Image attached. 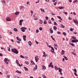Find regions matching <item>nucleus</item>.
I'll return each instance as SVG.
<instances>
[{"label":"nucleus","instance_id":"obj_49","mask_svg":"<svg viewBox=\"0 0 78 78\" xmlns=\"http://www.w3.org/2000/svg\"><path fill=\"white\" fill-rule=\"evenodd\" d=\"M77 2V0H75L73 1V3H75Z\"/></svg>","mask_w":78,"mask_h":78},{"label":"nucleus","instance_id":"obj_9","mask_svg":"<svg viewBox=\"0 0 78 78\" xmlns=\"http://www.w3.org/2000/svg\"><path fill=\"white\" fill-rule=\"evenodd\" d=\"M50 33L51 34L53 33V30L52 29V28H51L50 29Z\"/></svg>","mask_w":78,"mask_h":78},{"label":"nucleus","instance_id":"obj_5","mask_svg":"<svg viewBox=\"0 0 78 78\" xmlns=\"http://www.w3.org/2000/svg\"><path fill=\"white\" fill-rule=\"evenodd\" d=\"M38 56H36L35 57V61L36 62H37L38 61V60H39V58H38L37 57Z\"/></svg>","mask_w":78,"mask_h":78},{"label":"nucleus","instance_id":"obj_60","mask_svg":"<svg viewBox=\"0 0 78 78\" xmlns=\"http://www.w3.org/2000/svg\"><path fill=\"white\" fill-rule=\"evenodd\" d=\"M18 65L20 67H21V65H20V64H19V63H18Z\"/></svg>","mask_w":78,"mask_h":78},{"label":"nucleus","instance_id":"obj_1","mask_svg":"<svg viewBox=\"0 0 78 78\" xmlns=\"http://www.w3.org/2000/svg\"><path fill=\"white\" fill-rule=\"evenodd\" d=\"M54 68L55 70H59L58 72L60 73L61 75H62V69H61L60 68H58L56 66H55L54 67Z\"/></svg>","mask_w":78,"mask_h":78},{"label":"nucleus","instance_id":"obj_24","mask_svg":"<svg viewBox=\"0 0 78 78\" xmlns=\"http://www.w3.org/2000/svg\"><path fill=\"white\" fill-rule=\"evenodd\" d=\"M30 62H31V64H32L35 65V63H34V62H33V61H30Z\"/></svg>","mask_w":78,"mask_h":78},{"label":"nucleus","instance_id":"obj_12","mask_svg":"<svg viewBox=\"0 0 78 78\" xmlns=\"http://www.w3.org/2000/svg\"><path fill=\"white\" fill-rule=\"evenodd\" d=\"M65 53V51L64 50H62V51L61 52V55H64Z\"/></svg>","mask_w":78,"mask_h":78},{"label":"nucleus","instance_id":"obj_53","mask_svg":"<svg viewBox=\"0 0 78 78\" xmlns=\"http://www.w3.org/2000/svg\"><path fill=\"white\" fill-rule=\"evenodd\" d=\"M56 3H57V2L56 1L55 2V3H54V5L55 6V5H56Z\"/></svg>","mask_w":78,"mask_h":78},{"label":"nucleus","instance_id":"obj_51","mask_svg":"<svg viewBox=\"0 0 78 78\" xmlns=\"http://www.w3.org/2000/svg\"><path fill=\"white\" fill-rule=\"evenodd\" d=\"M70 30L71 31H73V29L72 28H71L70 29Z\"/></svg>","mask_w":78,"mask_h":78},{"label":"nucleus","instance_id":"obj_3","mask_svg":"<svg viewBox=\"0 0 78 78\" xmlns=\"http://www.w3.org/2000/svg\"><path fill=\"white\" fill-rule=\"evenodd\" d=\"M8 58H5L4 59V61H5V62L6 64H8Z\"/></svg>","mask_w":78,"mask_h":78},{"label":"nucleus","instance_id":"obj_47","mask_svg":"<svg viewBox=\"0 0 78 78\" xmlns=\"http://www.w3.org/2000/svg\"><path fill=\"white\" fill-rule=\"evenodd\" d=\"M20 57H21V58H24V57L22 55H20Z\"/></svg>","mask_w":78,"mask_h":78},{"label":"nucleus","instance_id":"obj_39","mask_svg":"<svg viewBox=\"0 0 78 78\" xmlns=\"http://www.w3.org/2000/svg\"><path fill=\"white\" fill-rule=\"evenodd\" d=\"M21 31L23 32H25V30L24 29H22V30H21Z\"/></svg>","mask_w":78,"mask_h":78},{"label":"nucleus","instance_id":"obj_58","mask_svg":"<svg viewBox=\"0 0 78 78\" xmlns=\"http://www.w3.org/2000/svg\"><path fill=\"white\" fill-rule=\"evenodd\" d=\"M16 62H17V63L18 64L19 63V61H18V60H16Z\"/></svg>","mask_w":78,"mask_h":78},{"label":"nucleus","instance_id":"obj_17","mask_svg":"<svg viewBox=\"0 0 78 78\" xmlns=\"http://www.w3.org/2000/svg\"><path fill=\"white\" fill-rule=\"evenodd\" d=\"M35 66L36 67H34V70H36L37 69V65H36Z\"/></svg>","mask_w":78,"mask_h":78},{"label":"nucleus","instance_id":"obj_2","mask_svg":"<svg viewBox=\"0 0 78 78\" xmlns=\"http://www.w3.org/2000/svg\"><path fill=\"white\" fill-rule=\"evenodd\" d=\"M12 52L16 53V54H18V53H19V51H17V49L15 48L12 49Z\"/></svg>","mask_w":78,"mask_h":78},{"label":"nucleus","instance_id":"obj_32","mask_svg":"<svg viewBox=\"0 0 78 78\" xmlns=\"http://www.w3.org/2000/svg\"><path fill=\"white\" fill-rule=\"evenodd\" d=\"M42 28L41 27H40L39 28V30H40V31H42Z\"/></svg>","mask_w":78,"mask_h":78},{"label":"nucleus","instance_id":"obj_33","mask_svg":"<svg viewBox=\"0 0 78 78\" xmlns=\"http://www.w3.org/2000/svg\"><path fill=\"white\" fill-rule=\"evenodd\" d=\"M23 20H20L19 22L22 23V22H23Z\"/></svg>","mask_w":78,"mask_h":78},{"label":"nucleus","instance_id":"obj_44","mask_svg":"<svg viewBox=\"0 0 78 78\" xmlns=\"http://www.w3.org/2000/svg\"><path fill=\"white\" fill-rule=\"evenodd\" d=\"M46 56H47V54H44V55H43V57H46Z\"/></svg>","mask_w":78,"mask_h":78},{"label":"nucleus","instance_id":"obj_8","mask_svg":"<svg viewBox=\"0 0 78 78\" xmlns=\"http://www.w3.org/2000/svg\"><path fill=\"white\" fill-rule=\"evenodd\" d=\"M23 39L24 41H26V38L27 37V36L26 35H23Z\"/></svg>","mask_w":78,"mask_h":78},{"label":"nucleus","instance_id":"obj_61","mask_svg":"<svg viewBox=\"0 0 78 78\" xmlns=\"http://www.w3.org/2000/svg\"><path fill=\"white\" fill-rule=\"evenodd\" d=\"M52 2H56V0H53Z\"/></svg>","mask_w":78,"mask_h":78},{"label":"nucleus","instance_id":"obj_18","mask_svg":"<svg viewBox=\"0 0 78 78\" xmlns=\"http://www.w3.org/2000/svg\"><path fill=\"white\" fill-rule=\"evenodd\" d=\"M15 15H16V16H18L19 14V12H17L16 13H15Z\"/></svg>","mask_w":78,"mask_h":78},{"label":"nucleus","instance_id":"obj_15","mask_svg":"<svg viewBox=\"0 0 78 78\" xmlns=\"http://www.w3.org/2000/svg\"><path fill=\"white\" fill-rule=\"evenodd\" d=\"M24 8V6H20V9H23Z\"/></svg>","mask_w":78,"mask_h":78},{"label":"nucleus","instance_id":"obj_35","mask_svg":"<svg viewBox=\"0 0 78 78\" xmlns=\"http://www.w3.org/2000/svg\"><path fill=\"white\" fill-rule=\"evenodd\" d=\"M51 64H52V62L51 63H50L49 65V67H50V66H52V65H51Z\"/></svg>","mask_w":78,"mask_h":78},{"label":"nucleus","instance_id":"obj_22","mask_svg":"<svg viewBox=\"0 0 78 78\" xmlns=\"http://www.w3.org/2000/svg\"><path fill=\"white\" fill-rule=\"evenodd\" d=\"M16 72L18 73H20V74H21V72L19 71V70L16 71Z\"/></svg>","mask_w":78,"mask_h":78},{"label":"nucleus","instance_id":"obj_48","mask_svg":"<svg viewBox=\"0 0 78 78\" xmlns=\"http://www.w3.org/2000/svg\"><path fill=\"white\" fill-rule=\"evenodd\" d=\"M36 33H39V30H36Z\"/></svg>","mask_w":78,"mask_h":78},{"label":"nucleus","instance_id":"obj_25","mask_svg":"<svg viewBox=\"0 0 78 78\" xmlns=\"http://www.w3.org/2000/svg\"><path fill=\"white\" fill-rule=\"evenodd\" d=\"M57 17L59 19H60V20H62V18H61L60 16H57Z\"/></svg>","mask_w":78,"mask_h":78},{"label":"nucleus","instance_id":"obj_31","mask_svg":"<svg viewBox=\"0 0 78 78\" xmlns=\"http://www.w3.org/2000/svg\"><path fill=\"white\" fill-rule=\"evenodd\" d=\"M54 25H58V24H57V23L55 22H54Z\"/></svg>","mask_w":78,"mask_h":78},{"label":"nucleus","instance_id":"obj_27","mask_svg":"<svg viewBox=\"0 0 78 78\" xmlns=\"http://www.w3.org/2000/svg\"><path fill=\"white\" fill-rule=\"evenodd\" d=\"M42 77L44 78H47V77L45 76V75H43L42 76Z\"/></svg>","mask_w":78,"mask_h":78},{"label":"nucleus","instance_id":"obj_11","mask_svg":"<svg viewBox=\"0 0 78 78\" xmlns=\"http://www.w3.org/2000/svg\"><path fill=\"white\" fill-rule=\"evenodd\" d=\"M39 20H40V21L39 22V23L40 24H42V23H43V21H42V20H41V19H40Z\"/></svg>","mask_w":78,"mask_h":78},{"label":"nucleus","instance_id":"obj_45","mask_svg":"<svg viewBox=\"0 0 78 78\" xmlns=\"http://www.w3.org/2000/svg\"><path fill=\"white\" fill-rule=\"evenodd\" d=\"M46 20H48V16H46L45 17Z\"/></svg>","mask_w":78,"mask_h":78},{"label":"nucleus","instance_id":"obj_20","mask_svg":"<svg viewBox=\"0 0 78 78\" xmlns=\"http://www.w3.org/2000/svg\"><path fill=\"white\" fill-rule=\"evenodd\" d=\"M24 68L25 70H26V71H28V69L27 67H24Z\"/></svg>","mask_w":78,"mask_h":78},{"label":"nucleus","instance_id":"obj_26","mask_svg":"<svg viewBox=\"0 0 78 78\" xmlns=\"http://www.w3.org/2000/svg\"><path fill=\"white\" fill-rule=\"evenodd\" d=\"M21 29H24V30H26L27 28L25 27H22L21 28Z\"/></svg>","mask_w":78,"mask_h":78},{"label":"nucleus","instance_id":"obj_4","mask_svg":"<svg viewBox=\"0 0 78 78\" xmlns=\"http://www.w3.org/2000/svg\"><path fill=\"white\" fill-rule=\"evenodd\" d=\"M72 42L73 43H75V42H78V40H73L72 41Z\"/></svg>","mask_w":78,"mask_h":78},{"label":"nucleus","instance_id":"obj_40","mask_svg":"<svg viewBox=\"0 0 78 78\" xmlns=\"http://www.w3.org/2000/svg\"><path fill=\"white\" fill-rule=\"evenodd\" d=\"M70 45L73 46V47L75 46V44H70Z\"/></svg>","mask_w":78,"mask_h":78},{"label":"nucleus","instance_id":"obj_62","mask_svg":"<svg viewBox=\"0 0 78 78\" xmlns=\"http://www.w3.org/2000/svg\"><path fill=\"white\" fill-rule=\"evenodd\" d=\"M64 13H65V14L66 15V14H67V12H64Z\"/></svg>","mask_w":78,"mask_h":78},{"label":"nucleus","instance_id":"obj_63","mask_svg":"<svg viewBox=\"0 0 78 78\" xmlns=\"http://www.w3.org/2000/svg\"><path fill=\"white\" fill-rule=\"evenodd\" d=\"M9 77H10V76H9V75H7V77L8 78H9Z\"/></svg>","mask_w":78,"mask_h":78},{"label":"nucleus","instance_id":"obj_36","mask_svg":"<svg viewBox=\"0 0 78 78\" xmlns=\"http://www.w3.org/2000/svg\"><path fill=\"white\" fill-rule=\"evenodd\" d=\"M2 2L3 3H4V4L6 3L5 1L4 0H3L2 1Z\"/></svg>","mask_w":78,"mask_h":78},{"label":"nucleus","instance_id":"obj_21","mask_svg":"<svg viewBox=\"0 0 78 78\" xmlns=\"http://www.w3.org/2000/svg\"><path fill=\"white\" fill-rule=\"evenodd\" d=\"M61 28H65V27L62 24H61Z\"/></svg>","mask_w":78,"mask_h":78},{"label":"nucleus","instance_id":"obj_28","mask_svg":"<svg viewBox=\"0 0 78 78\" xmlns=\"http://www.w3.org/2000/svg\"><path fill=\"white\" fill-rule=\"evenodd\" d=\"M73 70L74 71V72H75V73H76L77 72V71H76V69H75L74 70L73 69Z\"/></svg>","mask_w":78,"mask_h":78},{"label":"nucleus","instance_id":"obj_50","mask_svg":"<svg viewBox=\"0 0 78 78\" xmlns=\"http://www.w3.org/2000/svg\"><path fill=\"white\" fill-rule=\"evenodd\" d=\"M54 50H51V52H52V53H54Z\"/></svg>","mask_w":78,"mask_h":78},{"label":"nucleus","instance_id":"obj_6","mask_svg":"<svg viewBox=\"0 0 78 78\" xmlns=\"http://www.w3.org/2000/svg\"><path fill=\"white\" fill-rule=\"evenodd\" d=\"M73 21L75 23H76V24H78V21L76 20H73Z\"/></svg>","mask_w":78,"mask_h":78},{"label":"nucleus","instance_id":"obj_13","mask_svg":"<svg viewBox=\"0 0 78 78\" xmlns=\"http://www.w3.org/2000/svg\"><path fill=\"white\" fill-rule=\"evenodd\" d=\"M28 44L29 45H30V46H31V45H32V43H31V42L30 41H29L28 42Z\"/></svg>","mask_w":78,"mask_h":78},{"label":"nucleus","instance_id":"obj_42","mask_svg":"<svg viewBox=\"0 0 78 78\" xmlns=\"http://www.w3.org/2000/svg\"><path fill=\"white\" fill-rule=\"evenodd\" d=\"M38 19V18H37V17H36L34 19V20H37Z\"/></svg>","mask_w":78,"mask_h":78},{"label":"nucleus","instance_id":"obj_7","mask_svg":"<svg viewBox=\"0 0 78 78\" xmlns=\"http://www.w3.org/2000/svg\"><path fill=\"white\" fill-rule=\"evenodd\" d=\"M6 21H7V22H9L11 20V19H10V18L9 17L6 18Z\"/></svg>","mask_w":78,"mask_h":78},{"label":"nucleus","instance_id":"obj_19","mask_svg":"<svg viewBox=\"0 0 78 78\" xmlns=\"http://www.w3.org/2000/svg\"><path fill=\"white\" fill-rule=\"evenodd\" d=\"M58 8L60 9H64V7H58Z\"/></svg>","mask_w":78,"mask_h":78},{"label":"nucleus","instance_id":"obj_57","mask_svg":"<svg viewBox=\"0 0 78 78\" xmlns=\"http://www.w3.org/2000/svg\"><path fill=\"white\" fill-rule=\"evenodd\" d=\"M49 67H52V68H54V66H53V65H51V66H50Z\"/></svg>","mask_w":78,"mask_h":78},{"label":"nucleus","instance_id":"obj_29","mask_svg":"<svg viewBox=\"0 0 78 78\" xmlns=\"http://www.w3.org/2000/svg\"><path fill=\"white\" fill-rule=\"evenodd\" d=\"M53 29L54 30H57V27H56V26H54L53 27Z\"/></svg>","mask_w":78,"mask_h":78},{"label":"nucleus","instance_id":"obj_52","mask_svg":"<svg viewBox=\"0 0 78 78\" xmlns=\"http://www.w3.org/2000/svg\"><path fill=\"white\" fill-rule=\"evenodd\" d=\"M35 41V42H36V44H38V42L36 40V41Z\"/></svg>","mask_w":78,"mask_h":78},{"label":"nucleus","instance_id":"obj_41","mask_svg":"<svg viewBox=\"0 0 78 78\" xmlns=\"http://www.w3.org/2000/svg\"><path fill=\"white\" fill-rule=\"evenodd\" d=\"M48 23H50V24H51V20L49 21Z\"/></svg>","mask_w":78,"mask_h":78},{"label":"nucleus","instance_id":"obj_59","mask_svg":"<svg viewBox=\"0 0 78 78\" xmlns=\"http://www.w3.org/2000/svg\"><path fill=\"white\" fill-rule=\"evenodd\" d=\"M51 49L52 50H54V48H53V47H51Z\"/></svg>","mask_w":78,"mask_h":78},{"label":"nucleus","instance_id":"obj_16","mask_svg":"<svg viewBox=\"0 0 78 78\" xmlns=\"http://www.w3.org/2000/svg\"><path fill=\"white\" fill-rule=\"evenodd\" d=\"M42 67H43V70H45V69H46V67L45 66L42 65Z\"/></svg>","mask_w":78,"mask_h":78},{"label":"nucleus","instance_id":"obj_38","mask_svg":"<svg viewBox=\"0 0 78 78\" xmlns=\"http://www.w3.org/2000/svg\"><path fill=\"white\" fill-rule=\"evenodd\" d=\"M44 24H46L47 21H46V20H45V21H44Z\"/></svg>","mask_w":78,"mask_h":78},{"label":"nucleus","instance_id":"obj_43","mask_svg":"<svg viewBox=\"0 0 78 78\" xmlns=\"http://www.w3.org/2000/svg\"><path fill=\"white\" fill-rule=\"evenodd\" d=\"M63 34H64V36H66V33H65V32H63Z\"/></svg>","mask_w":78,"mask_h":78},{"label":"nucleus","instance_id":"obj_46","mask_svg":"<svg viewBox=\"0 0 78 78\" xmlns=\"http://www.w3.org/2000/svg\"><path fill=\"white\" fill-rule=\"evenodd\" d=\"M19 25H20V26H21L22 25V23L19 22Z\"/></svg>","mask_w":78,"mask_h":78},{"label":"nucleus","instance_id":"obj_64","mask_svg":"<svg viewBox=\"0 0 78 78\" xmlns=\"http://www.w3.org/2000/svg\"><path fill=\"white\" fill-rule=\"evenodd\" d=\"M16 42H17V43H18V44H20V41H16Z\"/></svg>","mask_w":78,"mask_h":78},{"label":"nucleus","instance_id":"obj_23","mask_svg":"<svg viewBox=\"0 0 78 78\" xmlns=\"http://www.w3.org/2000/svg\"><path fill=\"white\" fill-rule=\"evenodd\" d=\"M14 31H16V32H17V31H18V30H17V28H14Z\"/></svg>","mask_w":78,"mask_h":78},{"label":"nucleus","instance_id":"obj_54","mask_svg":"<svg viewBox=\"0 0 78 78\" xmlns=\"http://www.w3.org/2000/svg\"><path fill=\"white\" fill-rule=\"evenodd\" d=\"M51 20H52V21H54V20H54L53 18H51Z\"/></svg>","mask_w":78,"mask_h":78},{"label":"nucleus","instance_id":"obj_30","mask_svg":"<svg viewBox=\"0 0 78 78\" xmlns=\"http://www.w3.org/2000/svg\"><path fill=\"white\" fill-rule=\"evenodd\" d=\"M25 64H26L27 65H28V64H29V63H28V62H25Z\"/></svg>","mask_w":78,"mask_h":78},{"label":"nucleus","instance_id":"obj_34","mask_svg":"<svg viewBox=\"0 0 78 78\" xmlns=\"http://www.w3.org/2000/svg\"><path fill=\"white\" fill-rule=\"evenodd\" d=\"M64 58H65L66 60H68V58L66 56H64Z\"/></svg>","mask_w":78,"mask_h":78},{"label":"nucleus","instance_id":"obj_55","mask_svg":"<svg viewBox=\"0 0 78 78\" xmlns=\"http://www.w3.org/2000/svg\"><path fill=\"white\" fill-rule=\"evenodd\" d=\"M57 33H58V34H60L61 33L60 32H58Z\"/></svg>","mask_w":78,"mask_h":78},{"label":"nucleus","instance_id":"obj_14","mask_svg":"<svg viewBox=\"0 0 78 78\" xmlns=\"http://www.w3.org/2000/svg\"><path fill=\"white\" fill-rule=\"evenodd\" d=\"M40 10L41 11H42V12H43L45 13V11L44 10V9L41 8Z\"/></svg>","mask_w":78,"mask_h":78},{"label":"nucleus","instance_id":"obj_56","mask_svg":"<svg viewBox=\"0 0 78 78\" xmlns=\"http://www.w3.org/2000/svg\"><path fill=\"white\" fill-rule=\"evenodd\" d=\"M73 55H75L76 54L75 52H72Z\"/></svg>","mask_w":78,"mask_h":78},{"label":"nucleus","instance_id":"obj_10","mask_svg":"<svg viewBox=\"0 0 78 78\" xmlns=\"http://www.w3.org/2000/svg\"><path fill=\"white\" fill-rule=\"evenodd\" d=\"M16 39L19 41H22V40H21L18 37H16Z\"/></svg>","mask_w":78,"mask_h":78},{"label":"nucleus","instance_id":"obj_37","mask_svg":"<svg viewBox=\"0 0 78 78\" xmlns=\"http://www.w3.org/2000/svg\"><path fill=\"white\" fill-rule=\"evenodd\" d=\"M72 37L73 39H76V38H75L74 36H72Z\"/></svg>","mask_w":78,"mask_h":78}]
</instances>
